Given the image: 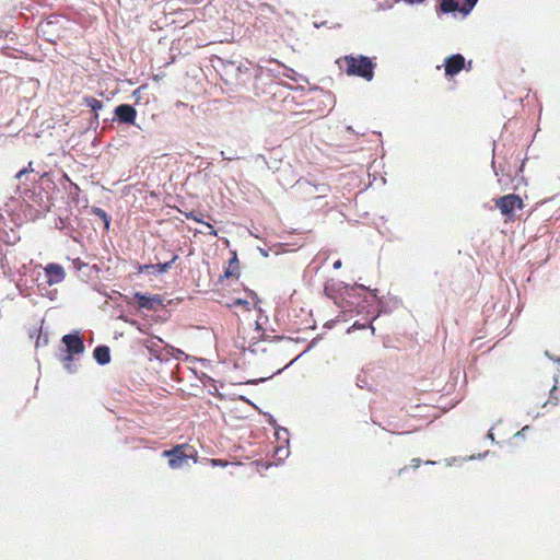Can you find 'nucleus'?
<instances>
[{"label":"nucleus","instance_id":"obj_18","mask_svg":"<svg viewBox=\"0 0 560 560\" xmlns=\"http://www.w3.org/2000/svg\"><path fill=\"white\" fill-rule=\"evenodd\" d=\"M205 226L207 228V233L208 235L210 236H218V231L210 224V223H205Z\"/></svg>","mask_w":560,"mask_h":560},{"label":"nucleus","instance_id":"obj_1","mask_svg":"<svg viewBox=\"0 0 560 560\" xmlns=\"http://www.w3.org/2000/svg\"><path fill=\"white\" fill-rule=\"evenodd\" d=\"M340 71L349 77H359L365 81H372L376 63L370 57L347 55L336 60Z\"/></svg>","mask_w":560,"mask_h":560},{"label":"nucleus","instance_id":"obj_13","mask_svg":"<svg viewBox=\"0 0 560 560\" xmlns=\"http://www.w3.org/2000/svg\"><path fill=\"white\" fill-rule=\"evenodd\" d=\"M94 359L100 364H106L110 361L109 348L106 346H98L93 351Z\"/></svg>","mask_w":560,"mask_h":560},{"label":"nucleus","instance_id":"obj_24","mask_svg":"<svg viewBox=\"0 0 560 560\" xmlns=\"http://www.w3.org/2000/svg\"><path fill=\"white\" fill-rule=\"evenodd\" d=\"M352 327H353V328H364V325H361V326H360V324L354 323Z\"/></svg>","mask_w":560,"mask_h":560},{"label":"nucleus","instance_id":"obj_20","mask_svg":"<svg viewBox=\"0 0 560 560\" xmlns=\"http://www.w3.org/2000/svg\"><path fill=\"white\" fill-rule=\"evenodd\" d=\"M211 465L212 466H226V463L223 462L222 459H211L210 460Z\"/></svg>","mask_w":560,"mask_h":560},{"label":"nucleus","instance_id":"obj_19","mask_svg":"<svg viewBox=\"0 0 560 560\" xmlns=\"http://www.w3.org/2000/svg\"><path fill=\"white\" fill-rule=\"evenodd\" d=\"M186 218H187V219H191V220H194V221H196V222L202 223L203 225H205V223H206L205 221H202V219L200 218V215H197V214H195L194 212L187 213V214H186Z\"/></svg>","mask_w":560,"mask_h":560},{"label":"nucleus","instance_id":"obj_7","mask_svg":"<svg viewBox=\"0 0 560 560\" xmlns=\"http://www.w3.org/2000/svg\"><path fill=\"white\" fill-rule=\"evenodd\" d=\"M465 68V58L460 54H455L447 57L444 61V69L446 77H454Z\"/></svg>","mask_w":560,"mask_h":560},{"label":"nucleus","instance_id":"obj_9","mask_svg":"<svg viewBox=\"0 0 560 560\" xmlns=\"http://www.w3.org/2000/svg\"><path fill=\"white\" fill-rule=\"evenodd\" d=\"M115 114L120 122L133 124L137 117V110L129 104H121L115 108Z\"/></svg>","mask_w":560,"mask_h":560},{"label":"nucleus","instance_id":"obj_21","mask_svg":"<svg viewBox=\"0 0 560 560\" xmlns=\"http://www.w3.org/2000/svg\"><path fill=\"white\" fill-rule=\"evenodd\" d=\"M420 464H421V459H420V458H413V459L411 460V466H412V468H413V469L419 468V467H420Z\"/></svg>","mask_w":560,"mask_h":560},{"label":"nucleus","instance_id":"obj_3","mask_svg":"<svg viewBox=\"0 0 560 560\" xmlns=\"http://www.w3.org/2000/svg\"><path fill=\"white\" fill-rule=\"evenodd\" d=\"M494 206L500 210L504 223H511L516 220V211L524 208L523 199L516 194H509L494 199Z\"/></svg>","mask_w":560,"mask_h":560},{"label":"nucleus","instance_id":"obj_5","mask_svg":"<svg viewBox=\"0 0 560 560\" xmlns=\"http://www.w3.org/2000/svg\"><path fill=\"white\" fill-rule=\"evenodd\" d=\"M62 342L65 343L68 353L65 358L67 361H71L73 354H80L84 351L83 339L77 334L65 335L62 337Z\"/></svg>","mask_w":560,"mask_h":560},{"label":"nucleus","instance_id":"obj_14","mask_svg":"<svg viewBox=\"0 0 560 560\" xmlns=\"http://www.w3.org/2000/svg\"><path fill=\"white\" fill-rule=\"evenodd\" d=\"M178 258L177 255H174L172 257V259L167 262H164V264H156V265H150V266H144L143 268L148 269V268H153L155 269L158 272H165L166 270H168L171 268V266L175 262V260Z\"/></svg>","mask_w":560,"mask_h":560},{"label":"nucleus","instance_id":"obj_16","mask_svg":"<svg viewBox=\"0 0 560 560\" xmlns=\"http://www.w3.org/2000/svg\"><path fill=\"white\" fill-rule=\"evenodd\" d=\"M558 392H559V388L555 384L552 386V388L550 389L549 399L545 402V405L550 404L552 406H556L558 404V401H559Z\"/></svg>","mask_w":560,"mask_h":560},{"label":"nucleus","instance_id":"obj_11","mask_svg":"<svg viewBox=\"0 0 560 560\" xmlns=\"http://www.w3.org/2000/svg\"><path fill=\"white\" fill-rule=\"evenodd\" d=\"M238 275H240V262L237 259L236 252H233L232 257L229 259L228 267L225 268L224 277L225 278H232V277L237 278Z\"/></svg>","mask_w":560,"mask_h":560},{"label":"nucleus","instance_id":"obj_6","mask_svg":"<svg viewBox=\"0 0 560 560\" xmlns=\"http://www.w3.org/2000/svg\"><path fill=\"white\" fill-rule=\"evenodd\" d=\"M298 189L302 190L308 198H318L325 196L328 191L326 185H313L306 179H299L296 182Z\"/></svg>","mask_w":560,"mask_h":560},{"label":"nucleus","instance_id":"obj_15","mask_svg":"<svg viewBox=\"0 0 560 560\" xmlns=\"http://www.w3.org/2000/svg\"><path fill=\"white\" fill-rule=\"evenodd\" d=\"M84 104L89 106L92 110L97 112L103 107V103L93 96H88L84 98Z\"/></svg>","mask_w":560,"mask_h":560},{"label":"nucleus","instance_id":"obj_23","mask_svg":"<svg viewBox=\"0 0 560 560\" xmlns=\"http://www.w3.org/2000/svg\"><path fill=\"white\" fill-rule=\"evenodd\" d=\"M353 291H355V289H354V288H346V292H347L349 295H351V293H350V292H353Z\"/></svg>","mask_w":560,"mask_h":560},{"label":"nucleus","instance_id":"obj_2","mask_svg":"<svg viewBox=\"0 0 560 560\" xmlns=\"http://www.w3.org/2000/svg\"><path fill=\"white\" fill-rule=\"evenodd\" d=\"M162 456L168 459L167 465L171 469H182L188 465V460L198 462V451L189 443L176 444L170 450L162 452Z\"/></svg>","mask_w":560,"mask_h":560},{"label":"nucleus","instance_id":"obj_22","mask_svg":"<svg viewBox=\"0 0 560 560\" xmlns=\"http://www.w3.org/2000/svg\"><path fill=\"white\" fill-rule=\"evenodd\" d=\"M341 266H342V262L340 259L336 260L332 265L334 269H339V268H341Z\"/></svg>","mask_w":560,"mask_h":560},{"label":"nucleus","instance_id":"obj_10","mask_svg":"<svg viewBox=\"0 0 560 560\" xmlns=\"http://www.w3.org/2000/svg\"><path fill=\"white\" fill-rule=\"evenodd\" d=\"M135 299L137 300L138 306L140 308H145L149 311H152L155 308L156 305L161 304V299L159 295H144L140 292L135 293Z\"/></svg>","mask_w":560,"mask_h":560},{"label":"nucleus","instance_id":"obj_17","mask_svg":"<svg viewBox=\"0 0 560 560\" xmlns=\"http://www.w3.org/2000/svg\"><path fill=\"white\" fill-rule=\"evenodd\" d=\"M93 212L104 221L105 228L108 229L110 224V218L107 215V213L101 208H94Z\"/></svg>","mask_w":560,"mask_h":560},{"label":"nucleus","instance_id":"obj_12","mask_svg":"<svg viewBox=\"0 0 560 560\" xmlns=\"http://www.w3.org/2000/svg\"><path fill=\"white\" fill-rule=\"evenodd\" d=\"M228 306L232 310H235V314L238 316L252 311L250 303L243 299H235Z\"/></svg>","mask_w":560,"mask_h":560},{"label":"nucleus","instance_id":"obj_4","mask_svg":"<svg viewBox=\"0 0 560 560\" xmlns=\"http://www.w3.org/2000/svg\"><path fill=\"white\" fill-rule=\"evenodd\" d=\"M478 0H441L440 8L443 12H459L463 16H467Z\"/></svg>","mask_w":560,"mask_h":560},{"label":"nucleus","instance_id":"obj_8","mask_svg":"<svg viewBox=\"0 0 560 560\" xmlns=\"http://www.w3.org/2000/svg\"><path fill=\"white\" fill-rule=\"evenodd\" d=\"M45 275L47 277V283L50 285L60 283L66 277L65 269L58 264H48L45 267Z\"/></svg>","mask_w":560,"mask_h":560}]
</instances>
